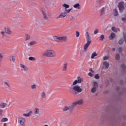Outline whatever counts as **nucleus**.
Segmentation results:
<instances>
[{"label":"nucleus","mask_w":126,"mask_h":126,"mask_svg":"<svg viewBox=\"0 0 126 126\" xmlns=\"http://www.w3.org/2000/svg\"><path fill=\"white\" fill-rule=\"evenodd\" d=\"M77 79L73 82L69 89L70 92L73 93L75 95H77L79 93L82 92V89L80 88V87L79 86L76 85L77 83H81L83 80L79 76L77 77Z\"/></svg>","instance_id":"1"},{"label":"nucleus","mask_w":126,"mask_h":126,"mask_svg":"<svg viewBox=\"0 0 126 126\" xmlns=\"http://www.w3.org/2000/svg\"><path fill=\"white\" fill-rule=\"evenodd\" d=\"M83 104V100L80 99L76 102L72 103L70 105L65 106L63 109V112H67L68 114H71L74 109L75 107H76L77 105H82Z\"/></svg>","instance_id":"2"},{"label":"nucleus","mask_w":126,"mask_h":126,"mask_svg":"<svg viewBox=\"0 0 126 126\" xmlns=\"http://www.w3.org/2000/svg\"><path fill=\"white\" fill-rule=\"evenodd\" d=\"M42 56L47 58H55L57 56V54L53 49H47L42 53Z\"/></svg>","instance_id":"3"},{"label":"nucleus","mask_w":126,"mask_h":126,"mask_svg":"<svg viewBox=\"0 0 126 126\" xmlns=\"http://www.w3.org/2000/svg\"><path fill=\"white\" fill-rule=\"evenodd\" d=\"M85 36L87 40V43L84 46V51H87L88 47H89L90 44H91V36H90V35H89V32H86Z\"/></svg>","instance_id":"4"},{"label":"nucleus","mask_w":126,"mask_h":126,"mask_svg":"<svg viewBox=\"0 0 126 126\" xmlns=\"http://www.w3.org/2000/svg\"><path fill=\"white\" fill-rule=\"evenodd\" d=\"M18 124L19 126H25V119L23 117H18Z\"/></svg>","instance_id":"5"},{"label":"nucleus","mask_w":126,"mask_h":126,"mask_svg":"<svg viewBox=\"0 0 126 126\" xmlns=\"http://www.w3.org/2000/svg\"><path fill=\"white\" fill-rule=\"evenodd\" d=\"M70 10L65 11H63V12L61 13V14L57 17L59 18H64V17H66L67 16V13H69Z\"/></svg>","instance_id":"6"},{"label":"nucleus","mask_w":126,"mask_h":126,"mask_svg":"<svg viewBox=\"0 0 126 126\" xmlns=\"http://www.w3.org/2000/svg\"><path fill=\"white\" fill-rule=\"evenodd\" d=\"M33 118H39V116H40V109L38 108H35L34 110H33Z\"/></svg>","instance_id":"7"},{"label":"nucleus","mask_w":126,"mask_h":126,"mask_svg":"<svg viewBox=\"0 0 126 126\" xmlns=\"http://www.w3.org/2000/svg\"><path fill=\"white\" fill-rule=\"evenodd\" d=\"M97 88H98V83H97V82H94V83L93 85V88L91 90L92 93H95V92L97 91Z\"/></svg>","instance_id":"8"},{"label":"nucleus","mask_w":126,"mask_h":126,"mask_svg":"<svg viewBox=\"0 0 126 126\" xmlns=\"http://www.w3.org/2000/svg\"><path fill=\"white\" fill-rule=\"evenodd\" d=\"M20 67L21 71L23 72H27V71H28V67H27L26 65L23 64H20Z\"/></svg>","instance_id":"9"},{"label":"nucleus","mask_w":126,"mask_h":126,"mask_svg":"<svg viewBox=\"0 0 126 126\" xmlns=\"http://www.w3.org/2000/svg\"><path fill=\"white\" fill-rule=\"evenodd\" d=\"M65 8H62V11H65V10H70V12L71 11V9H67V8H69V5L67 4H63L62 5Z\"/></svg>","instance_id":"10"},{"label":"nucleus","mask_w":126,"mask_h":126,"mask_svg":"<svg viewBox=\"0 0 126 126\" xmlns=\"http://www.w3.org/2000/svg\"><path fill=\"white\" fill-rule=\"evenodd\" d=\"M42 15L43 19L45 21H48L49 20V17H48V15H47V13H46L45 12L42 11Z\"/></svg>","instance_id":"11"},{"label":"nucleus","mask_w":126,"mask_h":126,"mask_svg":"<svg viewBox=\"0 0 126 126\" xmlns=\"http://www.w3.org/2000/svg\"><path fill=\"white\" fill-rule=\"evenodd\" d=\"M53 39L55 42H61V36H54Z\"/></svg>","instance_id":"12"},{"label":"nucleus","mask_w":126,"mask_h":126,"mask_svg":"<svg viewBox=\"0 0 126 126\" xmlns=\"http://www.w3.org/2000/svg\"><path fill=\"white\" fill-rule=\"evenodd\" d=\"M5 32L7 34V35H11V34H12V32H11V30H10V29L9 28H5Z\"/></svg>","instance_id":"13"},{"label":"nucleus","mask_w":126,"mask_h":126,"mask_svg":"<svg viewBox=\"0 0 126 126\" xmlns=\"http://www.w3.org/2000/svg\"><path fill=\"white\" fill-rule=\"evenodd\" d=\"M7 106V103L5 102H1L0 104V109H4Z\"/></svg>","instance_id":"14"},{"label":"nucleus","mask_w":126,"mask_h":126,"mask_svg":"<svg viewBox=\"0 0 126 126\" xmlns=\"http://www.w3.org/2000/svg\"><path fill=\"white\" fill-rule=\"evenodd\" d=\"M61 42H67V36H61Z\"/></svg>","instance_id":"15"},{"label":"nucleus","mask_w":126,"mask_h":126,"mask_svg":"<svg viewBox=\"0 0 126 126\" xmlns=\"http://www.w3.org/2000/svg\"><path fill=\"white\" fill-rule=\"evenodd\" d=\"M67 69V63H65L63 64L62 71H66Z\"/></svg>","instance_id":"16"},{"label":"nucleus","mask_w":126,"mask_h":126,"mask_svg":"<svg viewBox=\"0 0 126 126\" xmlns=\"http://www.w3.org/2000/svg\"><path fill=\"white\" fill-rule=\"evenodd\" d=\"M32 113H33V112L32 111H30L28 113H25L23 114V116H24V117H30V116H31V115H32Z\"/></svg>","instance_id":"17"},{"label":"nucleus","mask_w":126,"mask_h":126,"mask_svg":"<svg viewBox=\"0 0 126 126\" xmlns=\"http://www.w3.org/2000/svg\"><path fill=\"white\" fill-rule=\"evenodd\" d=\"M31 39V36L28 34H26L25 35V41H29Z\"/></svg>","instance_id":"18"},{"label":"nucleus","mask_w":126,"mask_h":126,"mask_svg":"<svg viewBox=\"0 0 126 126\" xmlns=\"http://www.w3.org/2000/svg\"><path fill=\"white\" fill-rule=\"evenodd\" d=\"M34 45H36L35 41H31L28 44V47H32V46H34Z\"/></svg>","instance_id":"19"},{"label":"nucleus","mask_w":126,"mask_h":126,"mask_svg":"<svg viewBox=\"0 0 126 126\" xmlns=\"http://www.w3.org/2000/svg\"><path fill=\"white\" fill-rule=\"evenodd\" d=\"M73 7L74 8H76V9H78V10H79V9H80V7H81V6H80V4H79V3H76V4H74V5H73Z\"/></svg>","instance_id":"20"},{"label":"nucleus","mask_w":126,"mask_h":126,"mask_svg":"<svg viewBox=\"0 0 126 126\" xmlns=\"http://www.w3.org/2000/svg\"><path fill=\"white\" fill-rule=\"evenodd\" d=\"M115 37H116V34L114 32H112L109 37V39H110V40H113V39L115 38Z\"/></svg>","instance_id":"21"},{"label":"nucleus","mask_w":126,"mask_h":126,"mask_svg":"<svg viewBox=\"0 0 126 126\" xmlns=\"http://www.w3.org/2000/svg\"><path fill=\"white\" fill-rule=\"evenodd\" d=\"M118 7L119 8V10L120 11V12H122V11H123V10H124V5H123V4H119V5H118Z\"/></svg>","instance_id":"22"},{"label":"nucleus","mask_w":126,"mask_h":126,"mask_svg":"<svg viewBox=\"0 0 126 126\" xmlns=\"http://www.w3.org/2000/svg\"><path fill=\"white\" fill-rule=\"evenodd\" d=\"M103 65L105 66V68L108 69L110 66V64L107 61H105L103 62Z\"/></svg>","instance_id":"23"},{"label":"nucleus","mask_w":126,"mask_h":126,"mask_svg":"<svg viewBox=\"0 0 126 126\" xmlns=\"http://www.w3.org/2000/svg\"><path fill=\"white\" fill-rule=\"evenodd\" d=\"M9 60L10 62H13V63H15V56H11L9 57Z\"/></svg>","instance_id":"24"},{"label":"nucleus","mask_w":126,"mask_h":126,"mask_svg":"<svg viewBox=\"0 0 126 126\" xmlns=\"http://www.w3.org/2000/svg\"><path fill=\"white\" fill-rule=\"evenodd\" d=\"M105 14V8L102 7L100 9V16Z\"/></svg>","instance_id":"25"},{"label":"nucleus","mask_w":126,"mask_h":126,"mask_svg":"<svg viewBox=\"0 0 126 126\" xmlns=\"http://www.w3.org/2000/svg\"><path fill=\"white\" fill-rule=\"evenodd\" d=\"M113 14L114 16H119V12L117 9H114L113 10Z\"/></svg>","instance_id":"26"},{"label":"nucleus","mask_w":126,"mask_h":126,"mask_svg":"<svg viewBox=\"0 0 126 126\" xmlns=\"http://www.w3.org/2000/svg\"><path fill=\"white\" fill-rule=\"evenodd\" d=\"M3 59V55H2V53L0 52V64L1 63V62H2Z\"/></svg>","instance_id":"27"},{"label":"nucleus","mask_w":126,"mask_h":126,"mask_svg":"<svg viewBox=\"0 0 126 126\" xmlns=\"http://www.w3.org/2000/svg\"><path fill=\"white\" fill-rule=\"evenodd\" d=\"M41 98H42V99L46 98V94L45 92H43L41 93Z\"/></svg>","instance_id":"28"},{"label":"nucleus","mask_w":126,"mask_h":126,"mask_svg":"<svg viewBox=\"0 0 126 126\" xmlns=\"http://www.w3.org/2000/svg\"><path fill=\"white\" fill-rule=\"evenodd\" d=\"M97 53H96V52H94L92 54L91 59H94V58H95V57H97Z\"/></svg>","instance_id":"29"},{"label":"nucleus","mask_w":126,"mask_h":126,"mask_svg":"<svg viewBox=\"0 0 126 126\" xmlns=\"http://www.w3.org/2000/svg\"><path fill=\"white\" fill-rule=\"evenodd\" d=\"M60 126H67L65 121H63L60 123Z\"/></svg>","instance_id":"30"},{"label":"nucleus","mask_w":126,"mask_h":126,"mask_svg":"<svg viewBox=\"0 0 126 126\" xmlns=\"http://www.w3.org/2000/svg\"><path fill=\"white\" fill-rule=\"evenodd\" d=\"M29 61H32V62H35L36 61V58L33 57H30L29 58Z\"/></svg>","instance_id":"31"},{"label":"nucleus","mask_w":126,"mask_h":126,"mask_svg":"<svg viewBox=\"0 0 126 126\" xmlns=\"http://www.w3.org/2000/svg\"><path fill=\"white\" fill-rule=\"evenodd\" d=\"M31 89L33 90H35L37 89V86L36 85V84H33L31 86Z\"/></svg>","instance_id":"32"},{"label":"nucleus","mask_w":126,"mask_h":126,"mask_svg":"<svg viewBox=\"0 0 126 126\" xmlns=\"http://www.w3.org/2000/svg\"><path fill=\"white\" fill-rule=\"evenodd\" d=\"M8 121V119L7 118H4L2 119L0 121L1 123H4V122H7Z\"/></svg>","instance_id":"33"},{"label":"nucleus","mask_w":126,"mask_h":126,"mask_svg":"<svg viewBox=\"0 0 126 126\" xmlns=\"http://www.w3.org/2000/svg\"><path fill=\"white\" fill-rule=\"evenodd\" d=\"M3 116V109L0 108V117Z\"/></svg>","instance_id":"34"},{"label":"nucleus","mask_w":126,"mask_h":126,"mask_svg":"<svg viewBox=\"0 0 126 126\" xmlns=\"http://www.w3.org/2000/svg\"><path fill=\"white\" fill-rule=\"evenodd\" d=\"M112 31H114V32H118V29H117V28L115 27H112Z\"/></svg>","instance_id":"35"},{"label":"nucleus","mask_w":126,"mask_h":126,"mask_svg":"<svg viewBox=\"0 0 126 126\" xmlns=\"http://www.w3.org/2000/svg\"><path fill=\"white\" fill-rule=\"evenodd\" d=\"M123 43L124 39L123 38L120 39L118 42V44H119V45H122V44H123Z\"/></svg>","instance_id":"36"},{"label":"nucleus","mask_w":126,"mask_h":126,"mask_svg":"<svg viewBox=\"0 0 126 126\" xmlns=\"http://www.w3.org/2000/svg\"><path fill=\"white\" fill-rule=\"evenodd\" d=\"M104 39H105V35H101L100 36V41H103V40H104Z\"/></svg>","instance_id":"37"},{"label":"nucleus","mask_w":126,"mask_h":126,"mask_svg":"<svg viewBox=\"0 0 126 126\" xmlns=\"http://www.w3.org/2000/svg\"><path fill=\"white\" fill-rule=\"evenodd\" d=\"M34 23H35V24H36V25H38V24H40V20H35Z\"/></svg>","instance_id":"38"},{"label":"nucleus","mask_w":126,"mask_h":126,"mask_svg":"<svg viewBox=\"0 0 126 126\" xmlns=\"http://www.w3.org/2000/svg\"><path fill=\"white\" fill-rule=\"evenodd\" d=\"M0 34H1V37L3 38V37H4V35H5V32H4L3 31H1Z\"/></svg>","instance_id":"39"},{"label":"nucleus","mask_w":126,"mask_h":126,"mask_svg":"<svg viewBox=\"0 0 126 126\" xmlns=\"http://www.w3.org/2000/svg\"><path fill=\"white\" fill-rule=\"evenodd\" d=\"M80 35V33L78 32V31H76V36L77 37V38H78V37H79Z\"/></svg>","instance_id":"40"},{"label":"nucleus","mask_w":126,"mask_h":126,"mask_svg":"<svg viewBox=\"0 0 126 126\" xmlns=\"http://www.w3.org/2000/svg\"><path fill=\"white\" fill-rule=\"evenodd\" d=\"M115 58H116V60H119V59H120V54H117L116 55Z\"/></svg>","instance_id":"41"},{"label":"nucleus","mask_w":126,"mask_h":126,"mask_svg":"<svg viewBox=\"0 0 126 126\" xmlns=\"http://www.w3.org/2000/svg\"><path fill=\"white\" fill-rule=\"evenodd\" d=\"M94 78H95L96 79H99V78H100V76H99V74H96L94 76Z\"/></svg>","instance_id":"42"},{"label":"nucleus","mask_w":126,"mask_h":126,"mask_svg":"<svg viewBox=\"0 0 126 126\" xmlns=\"http://www.w3.org/2000/svg\"><path fill=\"white\" fill-rule=\"evenodd\" d=\"M121 67H122V68H123V69H125V68L126 67V65H125V64H122Z\"/></svg>","instance_id":"43"},{"label":"nucleus","mask_w":126,"mask_h":126,"mask_svg":"<svg viewBox=\"0 0 126 126\" xmlns=\"http://www.w3.org/2000/svg\"><path fill=\"white\" fill-rule=\"evenodd\" d=\"M123 51V48H122V47H120L118 49V52H119V53H122V51Z\"/></svg>","instance_id":"44"},{"label":"nucleus","mask_w":126,"mask_h":126,"mask_svg":"<svg viewBox=\"0 0 126 126\" xmlns=\"http://www.w3.org/2000/svg\"><path fill=\"white\" fill-rule=\"evenodd\" d=\"M109 59V57L108 56H105L104 57H103V61H106Z\"/></svg>","instance_id":"45"},{"label":"nucleus","mask_w":126,"mask_h":126,"mask_svg":"<svg viewBox=\"0 0 126 126\" xmlns=\"http://www.w3.org/2000/svg\"><path fill=\"white\" fill-rule=\"evenodd\" d=\"M98 32H99V31H98V30L96 29L94 31V34H97Z\"/></svg>","instance_id":"46"},{"label":"nucleus","mask_w":126,"mask_h":126,"mask_svg":"<svg viewBox=\"0 0 126 126\" xmlns=\"http://www.w3.org/2000/svg\"><path fill=\"white\" fill-rule=\"evenodd\" d=\"M88 75H89V76L92 77V76H93V74H92V73H91V72H89L88 73Z\"/></svg>","instance_id":"47"},{"label":"nucleus","mask_w":126,"mask_h":126,"mask_svg":"<svg viewBox=\"0 0 126 126\" xmlns=\"http://www.w3.org/2000/svg\"><path fill=\"white\" fill-rule=\"evenodd\" d=\"M4 84H6V85H7V86H8V87H9V84H8V83H7L6 82H4Z\"/></svg>","instance_id":"48"},{"label":"nucleus","mask_w":126,"mask_h":126,"mask_svg":"<svg viewBox=\"0 0 126 126\" xmlns=\"http://www.w3.org/2000/svg\"><path fill=\"white\" fill-rule=\"evenodd\" d=\"M72 19H73V16H71L70 18V20L71 21V20H72Z\"/></svg>","instance_id":"49"},{"label":"nucleus","mask_w":126,"mask_h":126,"mask_svg":"<svg viewBox=\"0 0 126 126\" xmlns=\"http://www.w3.org/2000/svg\"><path fill=\"white\" fill-rule=\"evenodd\" d=\"M90 71H91L92 72H94V71H93V70H92V68H90Z\"/></svg>","instance_id":"50"},{"label":"nucleus","mask_w":126,"mask_h":126,"mask_svg":"<svg viewBox=\"0 0 126 126\" xmlns=\"http://www.w3.org/2000/svg\"><path fill=\"white\" fill-rule=\"evenodd\" d=\"M112 51L113 52H115V51H116V48H112Z\"/></svg>","instance_id":"51"},{"label":"nucleus","mask_w":126,"mask_h":126,"mask_svg":"<svg viewBox=\"0 0 126 126\" xmlns=\"http://www.w3.org/2000/svg\"><path fill=\"white\" fill-rule=\"evenodd\" d=\"M102 0H98L97 1H98V2H101V1H102Z\"/></svg>","instance_id":"52"},{"label":"nucleus","mask_w":126,"mask_h":126,"mask_svg":"<svg viewBox=\"0 0 126 126\" xmlns=\"http://www.w3.org/2000/svg\"><path fill=\"white\" fill-rule=\"evenodd\" d=\"M119 89H120V88L119 87H117V88H116V90H119Z\"/></svg>","instance_id":"53"},{"label":"nucleus","mask_w":126,"mask_h":126,"mask_svg":"<svg viewBox=\"0 0 126 126\" xmlns=\"http://www.w3.org/2000/svg\"><path fill=\"white\" fill-rule=\"evenodd\" d=\"M3 126H6V123H4L3 124Z\"/></svg>","instance_id":"54"},{"label":"nucleus","mask_w":126,"mask_h":126,"mask_svg":"<svg viewBox=\"0 0 126 126\" xmlns=\"http://www.w3.org/2000/svg\"><path fill=\"white\" fill-rule=\"evenodd\" d=\"M95 95L97 96V94H95Z\"/></svg>","instance_id":"55"},{"label":"nucleus","mask_w":126,"mask_h":126,"mask_svg":"<svg viewBox=\"0 0 126 126\" xmlns=\"http://www.w3.org/2000/svg\"><path fill=\"white\" fill-rule=\"evenodd\" d=\"M82 55L81 53V56Z\"/></svg>","instance_id":"56"}]
</instances>
